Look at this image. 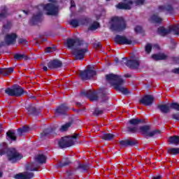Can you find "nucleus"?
<instances>
[{
	"mask_svg": "<svg viewBox=\"0 0 179 179\" xmlns=\"http://www.w3.org/2000/svg\"><path fill=\"white\" fill-rule=\"evenodd\" d=\"M66 47L72 50V55L77 60L85 59V55L89 52V44L79 38H67Z\"/></svg>",
	"mask_w": 179,
	"mask_h": 179,
	"instance_id": "nucleus-1",
	"label": "nucleus"
},
{
	"mask_svg": "<svg viewBox=\"0 0 179 179\" xmlns=\"http://www.w3.org/2000/svg\"><path fill=\"white\" fill-rule=\"evenodd\" d=\"M5 155H6L8 162L13 164L17 163L23 159V155L19 152L16 148H9L6 142L0 143V156H5Z\"/></svg>",
	"mask_w": 179,
	"mask_h": 179,
	"instance_id": "nucleus-2",
	"label": "nucleus"
},
{
	"mask_svg": "<svg viewBox=\"0 0 179 179\" xmlns=\"http://www.w3.org/2000/svg\"><path fill=\"white\" fill-rule=\"evenodd\" d=\"M106 82L110 83L113 87L114 90L117 92H120L122 93V94H129V91H128V89L123 87L124 83H125V81L122 78H121V76H118L114 73H110L107 74L106 76Z\"/></svg>",
	"mask_w": 179,
	"mask_h": 179,
	"instance_id": "nucleus-3",
	"label": "nucleus"
},
{
	"mask_svg": "<svg viewBox=\"0 0 179 179\" xmlns=\"http://www.w3.org/2000/svg\"><path fill=\"white\" fill-rule=\"evenodd\" d=\"M111 22L110 29L113 31H122L127 29L125 20L122 17H113L111 18Z\"/></svg>",
	"mask_w": 179,
	"mask_h": 179,
	"instance_id": "nucleus-4",
	"label": "nucleus"
},
{
	"mask_svg": "<svg viewBox=\"0 0 179 179\" xmlns=\"http://www.w3.org/2000/svg\"><path fill=\"white\" fill-rule=\"evenodd\" d=\"M120 65H126L129 69H139V66H141V59L138 57H131L130 59L123 57L120 60Z\"/></svg>",
	"mask_w": 179,
	"mask_h": 179,
	"instance_id": "nucleus-5",
	"label": "nucleus"
},
{
	"mask_svg": "<svg viewBox=\"0 0 179 179\" xmlns=\"http://www.w3.org/2000/svg\"><path fill=\"white\" fill-rule=\"evenodd\" d=\"M6 94L11 97H22L23 94H27V92L24 91L19 85H14L11 87H7L5 90Z\"/></svg>",
	"mask_w": 179,
	"mask_h": 179,
	"instance_id": "nucleus-6",
	"label": "nucleus"
},
{
	"mask_svg": "<svg viewBox=\"0 0 179 179\" xmlns=\"http://www.w3.org/2000/svg\"><path fill=\"white\" fill-rule=\"evenodd\" d=\"M157 108L159 110L160 113L162 114H169L171 110H176V111H179V103L176 102H172L171 103L166 104H159Z\"/></svg>",
	"mask_w": 179,
	"mask_h": 179,
	"instance_id": "nucleus-7",
	"label": "nucleus"
},
{
	"mask_svg": "<svg viewBox=\"0 0 179 179\" xmlns=\"http://www.w3.org/2000/svg\"><path fill=\"white\" fill-rule=\"evenodd\" d=\"M139 130L146 138H152L156 136V135H160V134H162V131L159 129L150 131V126L149 125L141 126L139 127Z\"/></svg>",
	"mask_w": 179,
	"mask_h": 179,
	"instance_id": "nucleus-8",
	"label": "nucleus"
},
{
	"mask_svg": "<svg viewBox=\"0 0 179 179\" xmlns=\"http://www.w3.org/2000/svg\"><path fill=\"white\" fill-rule=\"evenodd\" d=\"M171 31H173L176 36H179V24L171 27L168 29L164 28V27H159L157 29L158 34H160L163 37L167 36V34H170Z\"/></svg>",
	"mask_w": 179,
	"mask_h": 179,
	"instance_id": "nucleus-9",
	"label": "nucleus"
},
{
	"mask_svg": "<svg viewBox=\"0 0 179 179\" xmlns=\"http://www.w3.org/2000/svg\"><path fill=\"white\" fill-rule=\"evenodd\" d=\"M43 10L46 12L48 16H57L59 13L58 6L52 3L45 4L43 6Z\"/></svg>",
	"mask_w": 179,
	"mask_h": 179,
	"instance_id": "nucleus-10",
	"label": "nucleus"
},
{
	"mask_svg": "<svg viewBox=\"0 0 179 179\" xmlns=\"http://www.w3.org/2000/svg\"><path fill=\"white\" fill-rule=\"evenodd\" d=\"M96 70H93L92 67H88L87 69L80 72V77L82 80H89L93 76H96Z\"/></svg>",
	"mask_w": 179,
	"mask_h": 179,
	"instance_id": "nucleus-11",
	"label": "nucleus"
},
{
	"mask_svg": "<svg viewBox=\"0 0 179 179\" xmlns=\"http://www.w3.org/2000/svg\"><path fill=\"white\" fill-rule=\"evenodd\" d=\"M98 99H99L101 103H108L110 97H108L109 90L108 89L102 87L99 88L97 92Z\"/></svg>",
	"mask_w": 179,
	"mask_h": 179,
	"instance_id": "nucleus-12",
	"label": "nucleus"
},
{
	"mask_svg": "<svg viewBox=\"0 0 179 179\" xmlns=\"http://www.w3.org/2000/svg\"><path fill=\"white\" fill-rule=\"evenodd\" d=\"M74 144L73 140L69 136L62 137L58 142V145L60 149L71 148V146H73Z\"/></svg>",
	"mask_w": 179,
	"mask_h": 179,
	"instance_id": "nucleus-13",
	"label": "nucleus"
},
{
	"mask_svg": "<svg viewBox=\"0 0 179 179\" xmlns=\"http://www.w3.org/2000/svg\"><path fill=\"white\" fill-rule=\"evenodd\" d=\"M81 96L87 97L90 101H97L99 100V94L92 90L82 91Z\"/></svg>",
	"mask_w": 179,
	"mask_h": 179,
	"instance_id": "nucleus-14",
	"label": "nucleus"
},
{
	"mask_svg": "<svg viewBox=\"0 0 179 179\" xmlns=\"http://www.w3.org/2000/svg\"><path fill=\"white\" fill-rule=\"evenodd\" d=\"M44 20V17H43V11H39L36 14H33L31 20H29V24L31 26H36L38 23L43 22Z\"/></svg>",
	"mask_w": 179,
	"mask_h": 179,
	"instance_id": "nucleus-15",
	"label": "nucleus"
},
{
	"mask_svg": "<svg viewBox=\"0 0 179 179\" xmlns=\"http://www.w3.org/2000/svg\"><path fill=\"white\" fill-rule=\"evenodd\" d=\"M155 101V96L150 94L144 95L140 100L139 103L143 104L145 107L150 106Z\"/></svg>",
	"mask_w": 179,
	"mask_h": 179,
	"instance_id": "nucleus-16",
	"label": "nucleus"
},
{
	"mask_svg": "<svg viewBox=\"0 0 179 179\" xmlns=\"http://www.w3.org/2000/svg\"><path fill=\"white\" fill-rule=\"evenodd\" d=\"M68 111H69V107L66 106V103H62L57 107L55 114L57 117H62L66 115Z\"/></svg>",
	"mask_w": 179,
	"mask_h": 179,
	"instance_id": "nucleus-17",
	"label": "nucleus"
},
{
	"mask_svg": "<svg viewBox=\"0 0 179 179\" xmlns=\"http://www.w3.org/2000/svg\"><path fill=\"white\" fill-rule=\"evenodd\" d=\"M115 43L120 45H131L132 41L127 38V36L116 35L115 37Z\"/></svg>",
	"mask_w": 179,
	"mask_h": 179,
	"instance_id": "nucleus-18",
	"label": "nucleus"
},
{
	"mask_svg": "<svg viewBox=\"0 0 179 179\" xmlns=\"http://www.w3.org/2000/svg\"><path fill=\"white\" fill-rule=\"evenodd\" d=\"M120 145L121 148H132L133 146H136V145H138V140H122L120 141Z\"/></svg>",
	"mask_w": 179,
	"mask_h": 179,
	"instance_id": "nucleus-19",
	"label": "nucleus"
},
{
	"mask_svg": "<svg viewBox=\"0 0 179 179\" xmlns=\"http://www.w3.org/2000/svg\"><path fill=\"white\" fill-rule=\"evenodd\" d=\"M62 66V62L58 59H54L48 63L49 69H58Z\"/></svg>",
	"mask_w": 179,
	"mask_h": 179,
	"instance_id": "nucleus-20",
	"label": "nucleus"
},
{
	"mask_svg": "<svg viewBox=\"0 0 179 179\" xmlns=\"http://www.w3.org/2000/svg\"><path fill=\"white\" fill-rule=\"evenodd\" d=\"M17 38V35L15 33L11 34H7L5 36V43L7 45H11L12 44H15L16 43V39Z\"/></svg>",
	"mask_w": 179,
	"mask_h": 179,
	"instance_id": "nucleus-21",
	"label": "nucleus"
},
{
	"mask_svg": "<svg viewBox=\"0 0 179 179\" xmlns=\"http://www.w3.org/2000/svg\"><path fill=\"white\" fill-rule=\"evenodd\" d=\"M28 115H34V117H37V115H40V110L36 108V107L31 104L28 105L25 107Z\"/></svg>",
	"mask_w": 179,
	"mask_h": 179,
	"instance_id": "nucleus-22",
	"label": "nucleus"
},
{
	"mask_svg": "<svg viewBox=\"0 0 179 179\" xmlns=\"http://www.w3.org/2000/svg\"><path fill=\"white\" fill-rule=\"evenodd\" d=\"M34 177V173L25 171L24 173H20L15 175L14 178L15 179H31Z\"/></svg>",
	"mask_w": 179,
	"mask_h": 179,
	"instance_id": "nucleus-23",
	"label": "nucleus"
},
{
	"mask_svg": "<svg viewBox=\"0 0 179 179\" xmlns=\"http://www.w3.org/2000/svg\"><path fill=\"white\" fill-rule=\"evenodd\" d=\"M55 132V129L54 127H48L47 129H45L43 131L41 134V138H42V139H45L47 136H50V135H52V134H54Z\"/></svg>",
	"mask_w": 179,
	"mask_h": 179,
	"instance_id": "nucleus-24",
	"label": "nucleus"
},
{
	"mask_svg": "<svg viewBox=\"0 0 179 179\" xmlns=\"http://www.w3.org/2000/svg\"><path fill=\"white\" fill-rule=\"evenodd\" d=\"M6 139L8 142H16L17 141V136H16L15 130H8L6 132Z\"/></svg>",
	"mask_w": 179,
	"mask_h": 179,
	"instance_id": "nucleus-25",
	"label": "nucleus"
},
{
	"mask_svg": "<svg viewBox=\"0 0 179 179\" xmlns=\"http://www.w3.org/2000/svg\"><path fill=\"white\" fill-rule=\"evenodd\" d=\"M90 169V164H82L78 163V166L76 168V170H80L81 173H87V171Z\"/></svg>",
	"mask_w": 179,
	"mask_h": 179,
	"instance_id": "nucleus-26",
	"label": "nucleus"
},
{
	"mask_svg": "<svg viewBox=\"0 0 179 179\" xmlns=\"http://www.w3.org/2000/svg\"><path fill=\"white\" fill-rule=\"evenodd\" d=\"M158 10L159 12H164V10H166V12L169 13H173V12H174V8L171 4H168L166 6H159L158 7Z\"/></svg>",
	"mask_w": 179,
	"mask_h": 179,
	"instance_id": "nucleus-27",
	"label": "nucleus"
},
{
	"mask_svg": "<svg viewBox=\"0 0 179 179\" xmlns=\"http://www.w3.org/2000/svg\"><path fill=\"white\" fill-rule=\"evenodd\" d=\"M72 163V161L69 159V158L66 157L62 162L57 164V169H62V167H66V166H69Z\"/></svg>",
	"mask_w": 179,
	"mask_h": 179,
	"instance_id": "nucleus-28",
	"label": "nucleus"
},
{
	"mask_svg": "<svg viewBox=\"0 0 179 179\" xmlns=\"http://www.w3.org/2000/svg\"><path fill=\"white\" fill-rule=\"evenodd\" d=\"M9 13H8V8L6 6H2L0 13V22H2L3 19H6Z\"/></svg>",
	"mask_w": 179,
	"mask_h": 179,
	"instance_id": "nucleus-29",
	"label": "nucleus"
},
{
	"mask_svg": "<svg viewBox=\"0 0 179 179\" xmlns=\"http://www.w3.org/2000/svg\"><path fill=\"white\" fill-rule=\"evenodd\" d=\"M168 142L169 145H175L178 146L179 145V136H171L169 137Z\"/></svg>",
	"mask_w": 179,
	"mask_h": 179,
	"instance_id": "nucleus-30",
	"label": "nucleus"
},
{
	"mask_svg": "<svg viewBox=\"0 0 179 179\" xmlns=\"http://www.w3.org/2000/svg\"><path fill=\"white\" fill-rule=\"evenodd\" d=\"M13 71H15V68L10 67V68H0V75H3V76H8L13 73Z\"/></svg>",
	"mask_w": 179,
	"mask_h": 179,
	"instance_id": "nucleus-31",
	"label": "nucleus"
},
{
	"mask_svg": "<svg viewBox=\"0 0 179 179\" xmlns=\"http://www.w3.org/2000/svg\"><path fill=\"white\" fill-rule=\"evenodd\" d=\"M25 170L27 171H38V167L37 166V164H36V162H31L26 165Z\"/></svg>",
	"mask_w": 179,
	"mask_h": 179,
	"instance_id": "nucleus-32",
	"label": "nucleus"
},
{
	"mask_svg": "<svg viewBox=\"0 0 179 179\" xmlns=\"http://www.w3.org/2000/svg\"><path fill=\"white\" fill-rule=\"evenodd\" d=\"M29 131H30V127L29 126H24L22 128H18L17 129V134L18 136H23V135L29 132Z\"/></svg>",
	"mask_w": 179,
	"mask_h": 179,
	"instance_id": "nucleus-33",
	"label": "nucleus"
},
{
	"mask_svg": "<svg viewBox=\"0 0 179 179\" xmlns=\"http://www.w3.org/2000/svg\"><path fill=\"white\" fill-rule=\"evenodd\" d=\"M143 122H145V121L139 118H132L129 120V124L132 125V127H137V125H139V124H143Z\"/></svg>",
	"mask_w": 179,
	"mask_h": 179,
	"instance_id": "nucleus-34",
	"label": "nucleus"
},
{
	"mask_svg": "<svg viewBox=\"0 0 179 179\" xmlns=\"http://www.w3.org/2000/svg\"><path fill=\"white\" fill-rule=\"evenodd\" d=\"M116 8H117V9H122L124 10H131L132 7L131 5L127 3L120 2L116 6Z\"/></svg>",
	"mask_w": 179,
	"mask_h": 179,
	"instance_id": "nucleus-35",
	"label": "nucleus"
},
{
	"mask_svg": "<svg viewBox=\"0 0 179 179\" xmlns=\"http://www.w3.org/2000/svg\"><path fill=\"white\" fill-rule=\"evenodd\" d=\"M152 59L155 61H163L167 59V55L164 54H154L152 55Z\"/></svg>",
	"mask_w": 179,
	"mask_h": 179,
	"instance_id": "nucleus-36",
	"label": "nucleus"
},
{
	"mask_svg": "<svg viewBox=\"0 0 179 179\" xmlns=\"http://www.w3.org/2000/svg\"><path fill=\"white\" fill-rule=\"evenodd\" d=\"M14 59L15 61H22V59H24V61H27L29 59V56L24 54L15 53L14 55Z\"/></svg>",
	"mask_w": 179,
	"mask_h": 179,
	"instance_id": "nucleus-37",
	"label": "nucleus"
},
{
	"mask_svg": "<svg viewBox=\"0 0 179 179\" xmlns=\"http://www.w3.org/2000/svg\"><path fill=\"white\" fill-rule=\"evenodd\" d=\"M35 160L40 164H43L47 162V157L43 154H39L35 157Z\"/></svg>",
	"mask_w": 179,
	"mask_h": 179,
	"instance_id": "nucleus-38",
	"label": "nucleus"
},
{
	"mask_svg": "<svg viewBox=\"0 0 179 179\" xmlns=\"http://www.w3.org/2000/svg\"><path fill=\"white\" fill-rule=\"evenodd\" d=\"M127 134H138V126H127Z\"/></svg>",
	"mask_w": 179,
	"mask_h": 179,
	"instance_id": "nucleus-39",
	"label": "nucleus"
},
{
	"mask_svg": "<svg viewBox=\"0 0 179 179\" xmlns=\"http://www.w3.org/2000/svg\"><path fill=\"white\" fill-rule=\"evenodd\" d=\"M115 137V135L110 133H106L102 136L101 139H103V141H113Z\"/></svg>",
	"mask_w": 179,
	"mask_h": 179,
	"instance_id": "nucleus-40",
	"label": "nucleus"
},
{
	"mask_svg": "<svg viewBox=\"0 0 179 179\" xmlns=\"http://www.w3.org/2000/svg\"><path fill=\"white\" fill-rule=\"evenodd\" d=\"M150 19L154 23H157L158 24H160V23H162V22L163 21V19L157 16V15L156 14L152 15Z\"/></svg>",
	"mask_w": 179,
	"mask_h": 179,
	"instance_id": "nucleus-41",
	"label": "nucleus"
},
{
	"mask_svg": "<svg viewBox=\"0 0 179 179\" xmlns=\"http://www.w3.org/2000/svg\"><path fill=\"white\" fill-rule=\"evenodd\" d=\"M168 153L173 156H177V155H179V148H169Z\"/></svg>",
	"mask_w": 179,
	"mask_h": 179,
	"instance_id": "nucleus-42",
	"label": "nucleus"
},
{
	"mask_svg": "<svg viewBox=\"0 0 179 179\" xmlns=\"http://www.w3.org/2000/svg\"><path fill=\"white\" fill-rule=\"evenodd\" d=\"M72 124H73V122H69L63 124L60 128L61 132H65V131H68V128H70V127H72Z\"/></svg>",
	"mask_w": 179,
	"mask_h": 179,
	"instance_id": "nucleus-43",
	"label": "nucleus"
},
{
	"mask_svg": "<svg viewBox=\"0 0 179 179\" xmlns=\"http://www.w3.org/2000/svg\"><path fill=\"white\" fill-rule=\"evenodd\" d=\"M100 27V23L97 21H94L90 27L89 30H97Z\"/></svg>",
	"mask_w": 179,
	"mask_h": 179,
	"instance_id": "nucleus-44",
	"label": "nucleus"
},
{
	"mask_svg": "<svg viewBox=\"0 0 179 179\" xmlns=\"http://www.w3.org/2000/svg\"><path fill=\"white\" fill-rule=\"evenodd\" d=\"M89 22H90V18L85 17L79 19L80 24L85 26V24H88Z\"/></svg>",
	"mask_w": 179,
	"mask_h": 179,
	"instance_id": "nucleus-45",
	"label": "nucleus"
},
{
	"mask_svg": "<svg viewBox=\"0 0 179 179\" xmlns=\"http://www.w3.org/2000/svg\"><path fill=\"white\" fill-rule=\"evenodd\" d=\"M70 24L73 26V27L76 28L78 27L80 24L79 22V20L73 19L70 21Z\"/></svg>",
	"mask_w": 179,
	"mask_h": 179,
	"instance_id": "nucleus-46",
	"label": "nucleus"
},
{
	"mask_svg": "<svg viewBox=\"0 0 179 179\" xmlns=\"http://www.w3.org/2000/svg\"><path fill=\"white\" fill-rule=\"evenodd\" d=\"M134 31H136V33H139L140 34H143V33H145V30H143V28L141 25H137L134 28Z\"/></svg>",
	"mask_w": 179,
	"mask_h": 179,
	"instance_id": "nucleus-47",
	"label": "nucleus"
},
{
	"mask_svg": "<svg viewBox=\"0 0 179 179\" xmlns=\"http://www.w3.org/2000/svg\"><path fill=\"white\" fill-rule=\"evenodd\" d=\"M145 51L147 54H150V52H152V44L147 43L145 47Z\"/></svg>",
	"mask_w": 179,
	"mask_h": 179,
	"instance_id": "nucleus-48",
	"label": "nucleus"
},
{
	"mask_svg": "<svg viewBox=\"0 0 179 179\" xmlns=\"http://www.w3.org/2000/svg\"><path fill=\"white\" fill-rule=\"evenodd\" d=\"M101 114H103V110H99V108L95 109L93 113V115H95V117H99V115H101Z\"/></svg>",
	"mask_w": 179,
	"mask_h": 179,
	"instance_id": "nucleus-49",
	"label": "nucleus"
},
{
	"mask_svg": "<svg viewBox=\"0 0 179 179\" xmlns=\"http://www.w3.org/2000/svg\"><path fill=\"white\" fill-rule=\"evenodd\" d=\"M177 48V43L174 40L171 41V45L169 47L170 50H176Z\"/></svg>",
	"mask_w": 179,
	"mask_h": 179,
	"instance_id": "nucleus-50",
	"label": "nucleus"
},
{
	"mask_svg": "<svg viewBox=\"0 0 179 179\" xmlns=\"http://www.w3.org/2000/svg\"><path fill=\"white\" fill-rule=\"evenodd\" d=\"M27 40L26 38H20L18 39V44H24V45H27Z\"/></svg>",
	"mask_w": 179,
	"mask_h": 179,
	"instance_id": "nucleus-51",
	"label": "nucleus"
},
{
	"mask_svg": "<svg viewBox=\"0 0 179 179\" xmlns=\"http://www.w3.org/2000/svg\"><path fill=\"white\" fill-rule=\"evenodd\" d=\"M3 27L6 30H9V29H10V27H12V23L8 21V22H7V23L6 24L3 25Z\"/></svg>",
	"mask_w": 179,
	"mask_h": 179,
	"instance_id": "nucleus-52",
	"label": "nucleus"
},
{
	"mask_svg": "<svg viewBox=\"0 0 179 179\" xmlns=\"http://www.w3.org/2000/svg\"><path fill=\"white\" fill-rule=\"evenodd\" d=\"M172 120H176V121H179V113H174L171 115Z\"/></svg>",
	"mask_w": 179,
	"mask_h": 179,
	"instance_id": "nucleus-53",
	"label": "nucleus"
},
{
	"mask_svg": "<svg viewBox=\"0 0 179 179\" xmlns=\"http://www.w3.org/2000/svg\"><path fill=\"white\" fill-rule=\"evenodd\" d=\"M55 51V47H48L46 48V52H54Z\"/></svg>",
	"mask_w": 179,
	"mask_h": 179,
	"instance_id": "nucleus-54",
	"label": "nucleus"
},
{
	"mask_svg": "<svg viewBox=\"0 0 179 179\" xmlns=\"http://www.w3.org/2000/svg\"><path fill=\"white\" fill-rule=\"evenodd\" d=\"M94 48H96V50L99 49V48H101V42H97L96 43L94 44Z\"/></svg>",
	"mask_w": 179,
	"mask_h": 179,
	"instance_id": "nucleus-55",
	"label": "nucleus"
},
{
	"mask_svg": "<svg viewBox=\"0 0 179 179\" xmlns=\"http://www.w3.org/2000/svg\"><path fill=\"white\" fill-rule=\"evenodd\" d=\"M135 3L136 5H143V3H145V0H136Z\"/></svg>",
	"mask_w": 179,
	"mask_h": 179,
	"instance_id": "nucleus-56",
	"label": "nucleus"
},
{
	"mask_svg": "<svg viewBox=\"0 0 179 179\" xmlns=\"http://www.w3.org/2000/svg\"><path fill=\"white\" fill-rule=\"evenodd\" d=\"M128 5H134V1L132 0H123Z\"/></svg>",
	"mask_w": 179,
	"mask_h": 179,
	"instance_id": "nucleus-57",
	"label": "nucleus"
},
{
	"mask_svg": "<svg viewBox=\"0 0 179 179\" xmlns=\"http://www.w3.org/2000/svg\"><path fill=\"white\" fill-rule=\"evenodd\" d=\"M76 3H75V1L71 0V7L70 9H71V8H76Z\"/></svg>",
	"mask_w": 179,
	"mask_h": 179,
	"instance_id": "nucleus-58",
	"label": "nucleus"
},
{
	"mask_svg": "<svg viewBox=\"0 0 179 179\" xmlns=\"http://www.w3.org/2000/svg\"><path fill=\"white\" fill-rule=\"evenodd\" d=\"M78 136H80V134H74V135H73L72 136H71V139H78Z\"/></svg>",
	"mask_w": 179,
	"mask_h": 179,
	"instance_id": "nucleus-59",
	"label": "nucleus"
},
{
	"mask_svg": "<svg viewBox=\"0 0 179 179\" xmlns=\"http://www.w3.org/2000/svg\"><path fill=\"white\" fill-rule=\"evenodd\" d=\"M67 176L68 178H70L71 177H72V176H73V172L72 171H67Z\"/></svg>",
	"mask_w": 179,
	"mask_h": 179,
	"instance_id": "nucleus-60",
	"label": "nucleus"
},
{
	"mask_svg": "<svg viewBox=\"0 0 179 179\" xmlns=\"http://www.w3.org/2000/svg\"><path fill=\"white\" fill-rule=\"evenodd\" d=\"M41 65L43 66V71H45V72H47V71H48V68L46 66H44L43 64H41Z\"/></svg>",
	"mask_w": 179,
	"mask_h": 179,
	"instance_id": "nucleus-61",
	"label": "nucleus"
},
{
	"mask_svg": "<svg viewBox=\"0 0 179 179\" xmlns=\"http://www.w3.org/2000/svg\"><path fill=\"white\" fill-rule=\"evenodd\" d=\"M172 72H173V73H179V68L172 70Z\"/></svg>",
	"mask_w": 179,
	"mask_h": 179,
	"instance_id": "nucleus-62",
	"label": "nucleus"
},
{
	"mask_svg": "<svg viewBox=\"0 0 179 179\" xmlns=\"http://www.w3.org/2000/svg\"><path fill=\"white\" fill-rule=\"evenodd\" d=\"M124 78H132V76L129 73L124 74Z\"/></svg>",
	"mask_w": 179,
	"mask_h": 179,
	"instance_id": "nucleus-63",
	"label": "nucleus"
},
{
	"mask_svg": "<svg viewBox=\"0 0 179 179\" xmlns=\"http://www.w3.org/2000/svg\"><path fill=\"white\" fill-rule=\"evenodd\" d=\"M160 178H162V176H160L152 177V179H160Z\"/></svg>",
	"mask_w": 179,
	"mask_h": 179,
	"instance_id": "nucleus-64",
	"label": "nucleus"
}]
</instances>
